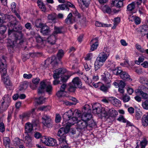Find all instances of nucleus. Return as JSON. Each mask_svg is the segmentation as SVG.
<instances>
[{
	"label": "nucleus",
	"instance_id": "obj_37",
	"mask_svg": "<svg viewBox=\"0 0 148 148\" xmlns=\"http://www.w3.org/2000/svg\"><path fill=\"white\" fill-rule=\"evenodd\" d=\"M106 65L107 67H110L111 69L113 68L115 66V63L110 60H108L106 62Z\"/></svg>",
	"mask_w": 148,
	"mask_h": 148
},
{
	"label": "nucleus",
	"instance_id": "obj_32",
	"mask_svg": "<svg viewBox=\"0 0 148 148\" xmlns=\"http://www.w3.org/2000/svg\"><path fill=\"white\" fill-rule=\"evenodd\" d=\"M56 95L59 97H69L68 93L67 92L65 91H61L60 90L56 93Z\"/></svg>",
	"mask_w": 148,
	"mask_h": 148
},
{
	"label": "nucleus",
	"instance_id": "obj_56",
	"mask_svg": "<svg viewBox=\"0 0 148 148\" xmlns=\"http://www.w3.org/2000/svg\"><path fill=\"white\" fill-rule=\"evenodd\" d=\"M142 116V113L140 111H136L135 113V117L137 120L139 119Z\"/></svg>",
	"mask_w": 148,
	"mask_h": 148
},
{
	"label": "nucleus",
	"instance_id": "obj_15",
	"mask_svg": "<svg viewBox=\"0 0 148 148\" xmlns=\"http://www.w3.org/2000/svg\"><path fill=\"white\" fill-rule=\"evenodd\" d=\"M67 6L73 8V10L72 11L73 14L75 16V18H80V15L78 13L77 10L75 8V6L73 4L69 2H68L67 3Z\"/></svg>",
	"mask_w": 148,
	"mask_h": 148
},
{
	"label": "nucleus",
	"instance_id": "obj_42",
	"mask_svg": "<svg viewBox=\"0 0 148 148\" xmlns=\"http://www.w3.org/2000/svg\"><path fill=\"white\" fill-rule=\"evenodd\" d=\"M76 88H77L71 83L69 85V87L68 89L69 92H74L75 91Z\"/></svg>",
	"mask_w": 148,
	"mask_h": 148
},
{
	"label": "nucleus",
	"instance_id": "obj_17",
	"mask_svg": "<svg viewBox=\"0 0 148 148\" xmlns=\"http://www.w3.org/2000/svg\"><path fill=\"white\" fill-rule=\"evenodd\" d=\"M71 83L77 88H82V83L80 79L77 77L74 78Z\"/></svg>",
	"mask_w": 148,
	"mask_h": 148
},
{
	"label": "nucleus",
	"instance_id": "obj_46",
	"mask_svg": "<svg viewBox=\"0 0 148 148\" xmlns=\"http://www.w3.org/2000/svg\"><path fill=\"white\" fill-rule=\"evenodd\" d=\"M148 142L145 138H144L140 143V148H145Z\"/></svg>",
	"mask_w": 148,
	"mask_h": 148
},
{
	"label": "nucleus",
	"instance_id": "obj_39",
	"mask_svg": "<svg viewBox=\"0 0 148 148\" xmlns=\"http://www.w3.org/2000/svg\"><path fill=\"white\" fill-rule=\"evenodd\" d=\"M62 27H57L55 26L54 28V32L52 34L56 36L57 34H58L61 33L62 32Z\"/></svg>",
	"mask_w": 148,
	"mask_h": 148
},
{
	"label": "nucleus",
	"instance_id": "obj_10",
	"mask_svg": "<svg viewBox=\"0 0 148 148\" xmlns=\"http://www.w3.org/2000/svg\"><path fill=\"white\" fill-rule=\"evenodd\" d=\"M42 122L45 126L50 128L52 127V121L50 116L44 114L42 116Z\"/></svg>",
	"mask_w": 148,
	"mask_h": 148
},
{
	"label": "nucleus",
	"instance_id": "obj_21",
	"mask_svg": "<svg viewBox=\"0 0 148 148\" xmlns=\"http://www.w3.org/2000/svg\"><path fill=\"white\" fill-rule=\"evenodd\" d=\"M49 61H50L51 64L52 65L56 66L58 64L56 58V56H52L51 58L47 59L45 61V63L46 64L47 63V64H48V62Z\"/></svg>",
	"mask_w": 148,
	"mask_h": 148
},
{
	"label": "nucleus",
	"instance_id": "obj_61",
	"mask_svg": "<svg viewBox=\"0 0 148 148\" xmlns=\"http://www.w3.org/2000/svg\"><path fill=\"white\" fill-rule=\"evenodd\" d=\"M78 1L79 2H82L83 5H84L86 7H87L88 6L89 4V1L88 0H78Z\"/></svg>",
	"mask_w": 148,
	"mask_h": 148
},
{
	"label": "nucleus",
	"instance_id": "obj_16",
	"mask_svg": "<svg viewBox=\"0 0 148 148\" xmlns=\"http://www.w3.org/2000/svg\"><path fill=\"white\" fill-rule=\"evenodd\" d=\"M90 50L93 51L96 49L98 46V42L96 38L92 39L90 42Z\"/></svg>",
	"mask_w": 148,
	"mask_h": 148
},
{
	"label": "nucleus",
	"instance_id": "obj_45",
	"mask_svg": "<svg viewBox=\"0 0 148 148\" xmlns=\"http://www.w3.org/2000/svg\"><path fill=\"white\" fill-rule=\"evenodd\" d=\"M46 98H44L43 97H40L39 98L35 99V102L39 104H42L45 101Z\"/></svg>",
	"mask_w": 148,
	"mask_h": 148
},
{
	"label": "nucleus",
	"instance_id": "obj_33",
	"mask_svg": "<svg viewBox=\"0 0 148 148\" xmlns=\"http://www.w3.org/2000/svg\"><path fill=\"white\" fill-rule=\"evenodd\" d=\"M3 144L6 148H9L10 143V140L8 137H4L3 138Z\"/></svg>",
	"mask_w": 148,
	"mask_h": 148
},
{
	"label": "nucleus",
	"instance_id": "obj_30",
	"mask_svg": "<svg viewBox=\"0 0 148 148\" xmlns=\"http://www.w3.org/2000/svg\"><path fill=\"white\" fill-rule=\"evenodd\" d=\"M108 57V56H106L105 55H104L103 53H102L101 52L99 54L97 58L104 63Z\"/></svg>",
	"mask_w": 148,
	"mask_h": 148
},
{
	"label": "nucleus",
	"instance_id": "obj_50",
	"mask_svg": "<svg viewBox=\"0 0 148 148\" xmlns=\"http://www.w3.org/2000/svg\"><path fill=\"white\" fill-rule=\"evenodd\" d=\"M64 52L63 50L62 49L59 50L57 54V56L58 59L60 60L61 58H62L64 55Z\"/></svg>",
	"mask_w": 148,
	"mask_h": 148
},
{
	"label": "nucleus",
	"instance_id": "obj_6",
	"mask_svg": "<svg viewBox=\"0 0 148 148\" xmlns=\"http://www.w3.org/2000/svg\"><path fill=\"white\" fill-rule=\"evenodd\" d=\"M4 101L0 105V113H2L6 110L9 106L11 102L10 98L8 95H5L4 97Z\"/></svg>",
	"mask_w": 148,
	"mask_h": 148
},
{
	"label": "nucleus",
	"instance_id": "obj_13",
	"mask_svg": "<svg viewBox=\"0 0 148 148\" xmlns=\"http://www.w3.org/2000/svg\"><path fill=\"white\" fill-rule=\"evenodd\" d=\"M35 122H36V123L35 122L33 123V124L31 123L28 122L25 124V134H28V133L31 132L33 129V125H37L38 123V121H36Z\"/></svg>",
	"mask_w": 148,
	"mask_h": 148
},
{
	"label": "nucleus",
	"instance_id": "obj_8",
	"mask_svg": "<svg viewBox=\"0 0 148 148\" xmlns=\"http://www.w3.org/2000/svg\"><path fill=\"white\" fill-rule=\"evenodd\" d=\"M41 141L47 146H53L56 144V140L46 136H42L41 139Z\"/></svg>",
	"mask_w": 148,
	"mask_h": 148
},
{
	"label": "nucleus",
	"instance_id": "obj_35",
	"mask_svg": "<svg viewBox=\"0 0 148 148\" xmlns=\"http://www.w3.org/2000/svg\"><path fill=\"white\" fill-rule=\"evenodd\" d=\"M57 10L58 11H59L60 10H65L67 11H69V9L65 5L62 4L58 5L57 7Z\"/></svg>",
	"mask_w": 148,
	"mask_h": 148
},
{
	"label": "nucleus",
	"instance_id": "obj_14",
	"mask_svg": "<svg viewBox=\"0 0 148 148\" xmlns=\"http://www.w3.org/2000/svg\"><path fill=\"white\" fill-rule=\"evenodd\" d=\"M110 75L107 72H106L104 73L101 75V79L107 85L110 84L111 80L109 78Z\"/></svg>",
	"mask_w": 148,
	"mask_h": 148
},
{
	"label": "nucleus",
	"instance_id": "obj_38",
	"mask_svg": "<svg viewBox=\"0 0 148 148\" xmlns=\"http://www.w3.org/2000/svg\"><path fill=\"white\" fill-rule=\"evenodd\" d=\"M135 3L133 2L129 4L127 7V11L130 12L134 10L135 8Z\"/></svg>",
	"mask_w": 148,
	"mask_h": 148
},
{
	"label": "nucleus",
	"instance_id": "obj_28",
	"mask_svg": "<svg viewBox=\"0 0 148 148\" xmlns=\"http://www.w3.org/2000/svg\"><path fill=\"white\" fill-rule=\"evenodd\" d=\"M48 19L53 23H56V20L57 18V15L55 13L51 14L48 15Z\"/></svg>",
	"mask_w": 148,
	"mask_h": 148
},
{
	"label": "nucleus",
	"instance_id": "obj_63",
	"mask_svg": "<svg viewBox=\"0 0 148 148\" xmlns=\"http://www.w3.org/2000/svg\"><path fill=\"white\" fill-rule=\"evenodd\" d=\"M130 99V96L127 95H125L122 98V100L124 102H126L128 101Z\"/></svg>",
	"mask_w": 148,
	"mask_h": 148
},
{
	"label": "nucleus",
	"instance_id": "obj_11",
	"mask_svg": "<svg viewBox=\"0 0 148 148\" xmlns=\"http://www.w3.org/2000/svg\"><path fill=\"white\" fill-rule=\"evenodd\" d=\"M66 134H63L61 135H57L60 137L58 139L59 141V144L61 148H70L68 146V144L66 140Z\"/></svg>",
	"mask_w": 148,
	"mask_h": 148
},
{
	"label": "nucleus",
	"instance_id": "obj_24",
	"mask_svg": "<svg viewBox=\"0 0 148 148\" xmlns=\"http://www.w3.org/2000/svg\"><path fill=\"white\" fill-rule=\"evenodd\" d=\"M111 5L112 6H115L117 8H119L123 6V1L118 0H114L112 1Z\"/></svg>",
	"mask_w": 148,
	"mask_h": 148
},
{
	"label": "nucleus",
	"instance_id": "obj_1",
	"mask_svg": "<svg viewBox=\"0 0 148 148\" xmlns=\"http://www.w3.org/2000/svg\"><path fill=\"white\" fill-rule=\"evenodd\" d=\"M81 116V111L77 109L74 110L72 109L66 112L63 115L64 120L62 123V125L65 127H63L60 128L58 132V134L60 135L62 134L68 133L70 127L75 123L78 120L77 118Z\"/></svg>",
	"mask_w": 148,
	"mask_h": 148
},
{
	"label": "nucleus",
	"instance_id": "obj_59",
	"mask_svg": "<svg viewBox=\"0 0 148 148\" xmlns=\"http://www.w3.org/2000/svg\"><path fill=\"white\" fill-rule=\"evenodd\" d=\"M6 30V27L5 25H0V34H3Z\"/></svg>",
	"mask_w": 148,
	"mask_h": 148
},
{
	"label": "nucleus",
	"instance_id": "obj_57",
	"mask_svg": "<svg viewBox=\"0 0 148 148\" xmlns=\"http://www.w3.org/2000/svg\"><path fill=\"white\" fill-rule=\"evenodd\" d=\"M27 84L26 83H23L21 85L19 88L20 91H23L25 90L27 87Z\"/></svg>",
	"mask_w": 148,
	"mask_h": 148
},
{
	"label": "nucleus",
	"instance_id": "obj_3",
	"mask_svg": "<svg viewBox=\"0 0 148 148\" xmlns=\"http://www.w3.org/2000/svg\"><path fill=\"white\" fill-rule=\"evenodd\" d=\"M92 115L90 113H84L82 115L77 118L78 120L77 123L76 129L79 131H84L88 126V122L91 119ZM89 124V123H88Z\"/></svg>",
	"mask_w": 148,
	"mask_h": 148
},
{
	"label": "nucleus",
	"instance_id": "obj_20",
	"mask_svg": "<svg viewBox=\"0 0 148 148\" xmlns=\"http://www.w3.org/2000/svg\"><path fill=\"white\" fill-rule=\"evenodd\" d=\"M75 21V19L73 17L71 13H70L65 20V23L67 24L73 23Z\"/></svg>",
	"mask_w": 148,
	"mask_h": 148
},
{
	"label": "nucleus",
	"instance_id": "obj_19",
	"mask_svg": "<svg viewBox=\"0 0 148 148\" xmlns=\"http://www.w3.org/2000/svg\"><path fill=\"white\" fill-rule=\"evenodd\" d=\"M120 76L121 78L123 80L129 81H131L132 80V79L130 78V76L126 72L122 71Z\"/></svg>",
	"mask_w": 148,
	"mask_h": 148
},
{
	"label": "nucleus",
	"instance_id": "obj_29",
	"mask_svg": "<svg viewBox=\"0 0 148 148\" xmlns=\"http://www.w3.org/2000/svg\"><path fill=\"white\" fill-rule=\"evenodd\" d=\"M37 3L38 6L41 9L42 11L43 12L46 11V9L45 6L41 1L38 0L37 2Z\"/></svg>",
	"mask_w": 148,
	"mask_h": 148
},
{
	"label": "nucleus",
	"instance_id": "obj_48",
	"mask_svg": "<svg viewBox=\"0 0 148 148\" xmlns=\"http://www.w3.org/2000/svg\"><path fill=\"white\" fill-rule=\"evenodd\" d=\"M145 26H143L142 29L141 30L142 32V36H144L145 34H147V37L148 39V29H145Z\"/></svg>",
	"mask_w": 148,
	"mask_h": 148
},
{
	"label": "nucleus",
	"instance_id": "obj_47",
	"mask_svg": "<svg viewBox=\"0 0 148 148\" xmlns=\"http://www.w3.org/2000/svg\"><path fill=\"white\" fill-rule=\"evenodd\" d=\"M111 86V84H109L106 85L105 86L103 84L102 86L100 87V90L103 91V92H106L107 91L108 89L110 88Z\"/></svg>",
	"mask_w": 148,
	"mask_h": 148
},
{
	"label": "nucleus",
	"instance_id": "obj_41",
	"mask_svg": "<svg viewBox=\"0 0 148 148\" xmlns=\"http://www.w3.org/2000/svg\"><path fill=\"white\" fill-rule=\"evenodd\" d=\"M95 25L98 27H109L111 26V25H108L106 24L101 23L99 21H96L95 23Z\"/></svg>",
	"mask_w": 148,
	"mask_h": 148
},
{
	"label": "nucleus",
	"instance_id": "obj_22",
	"mask_svg": "<svg viewBox=\"0 0 148 148\" xmlns=\"http://www.w3.org/2000/svg\"><path fill=\"white\" fill-rule=\"evenodd\" d=\"M41 28L40 32L43 35H48L50 32L49 27L48 26L44 25Z\"/></svg>",
	"mask_w": 148,
	"mask_h": 148
},
{
	"label": "nucleus",
	"instance_id": "obj_52",
	"mask_svg": "<svg viewBox=\"0 0 148 148\" xmlns=\"http://www.w3.org/2000/svg\"><path fill=\"white\" fill-rule=\"evenodd\" d=\"M135 47L136 49L140 52L142 53H144L145 52V50L141 46L138 44H136L135 45Z\"/></svg>",
	"mask_w": 148,
	"mask_h": 148
},
{
	"label": "nucleus",
	"instance_id": "obj_62",
	"mask_svg": "<svg viewBox=\"0 0 148 148\" xmlns=\"http://www.w3.org/2000/svg\"><path fill=\"white\" fill-rule=\"evenodd\" d=\"M16 8V5L14 2H12L11 4V9L13 12H15Z\"/></svg>",
	"mask_w": 148,
	"mask_h": 148
},
{
	"label": "nucleus",
	"instance_id": "obj_7",
	"mask_svg": "<svg viewBox=\"0 0 148 148\" xmlns=\"http://www.w3.org/2000/svg\"><path fill=\"white\" fill-rule=\"evenodd\" d=\"M66 72L65 69L60 68L56 69L54 72L53 77L55 79L53 82V84L54 85H56L59 83V81L57 80L62 76V74H63Z\"/></svg>",
	"mask_w": 148,
	"mask_h": 148
},
{
	"label": "nucleus",
	"instance_id": "obj_31",
	"mask_svg": "<svg viewBox=\"0 0 148 148\" xmlns=\"http://www.w3.org/2000/svg\"><path fill=\"white\" fill-rule=\"evenodd\" d=\"M27 134V135L23 138V140L24 143L26 144L27 146H28L31 143L32 139V138L28 134Z\"/></svg>",
	"mask_w": 148,
	"mask_h": 148
},
{
	"label": "nucleus",
	"instance_id": "obj_40",
	"mask_svg": "<svg viewBox=\"0 0 148 148\" xmlns=\"http://www.w3.org/2000/svg\"><path fill=\"white\" fill-rule=\"evenodd\" d=\"M40 79L39 78H34L32 79V82L34 84H35V86L34 87H33L32 85L30 86L31 88L33 89H34L36 87V85L38 84L39 82Z\"/></svg>",
	"mask_w": 148,
	"mask_h": 148
},
{
	"label": "nucleus",
	"instance_id": "obj_23",
	"mask_svg": "<svg viewBox=\"0 0 148 148\" xmlns=\"http://www.w3.org/2000/svg\"><path fill=\"white\" fill-rule=\"evenodd\" d=\"M139 81L143 85L145 86L142 87H146L148 88V79L145 77H141L140 78Z\"/></svg>",
	"mask_w": 148,
	"mask_h": 148
},
{
	"label": "nucleus",
	"instance_id": "obj_54",
	"mask_svg": "<svg viewBox=\"0 0 148 148\" xmlns=\"http://www.w3.org/2000/svg\"><path fill=\"white\" fill-rule=\"evenodd\" d=\"M102 53L105 55L106 56H108L109 55V50L108 48L107 47H104L102 52H101Z\"/></svg>",
	"mask_w": 148,
	"mask_h": 148
},
{
	"label": "nucleus",
	"instance_id": "obj_5",
	"mask_svg": "<svg viewBox=\"0 0 148 148\" xmlns=\"http://www.w3.org/2000/svg\"><path fill=\"white\" fill-rule=\"evenodd\" d=\"M52 90L51 85L49 84H46L45 81H43L40 83V86L38 90V93L39 95L44 92L45 91L49 93Z\"/></svg>",
	"mask_w": 148,
	"mask_h": 148
},
{
	"label": "nucleus",
	"instance_id": "obj_26",
	"mask_svg": "<svg viewBox=\"0 0 148 148\" xmlns=\"http://www.w3.org/2000/svg\"><path fill=\"white\" fill-rule=\"evenodd\" d=\"M56 36L53 34L48 37L47 39V41L49 44L53 45L55 44L56 40Z\"/></svg>",
	"mask_w": 148,
	"mask_h": 148
},
{
	"label": "nucleus",
	"instance_id": "obj_18",
	"mask_svg": "<svg viewBox=\"0 0 148 148\" xmlns=\"http://www.w3.org/2000/svg\"><path fill=\"white\" fill-rule=\"evenodd\" d=\"M109 99L111 101L113 105L116 107L121 106V105L120 101L115 97H109Z\"/></svg>",
	"mask_w": 148,
	"mask_h": 148
},
{
	"label": "nucleus",
	"instance_id": "obj_49",
	"mask_svg": "<svg viewBox=\"0 0 148 148\" xmlns=\"http://www.w3.org/2000/svg\"><path fill=\"white\" fill-rule=\"evenodd\" d=\"M71 76V75H65L63 76H61L62 77L60 78L61 81L62 82H66Z\"/></svg>",
	"mask_w": 148,
	"mask_h": 148
},
{
	"label": "nucleus",
	"instance_id": "obj_51",
	"mask_svg": "<svg viewBox=\"0 0 148 148\" xmlns=\"http://www.w3.org/2000/svg\"><path fill=\"white\" fill-rule=\"evenodd\" d=\"M51 109L50 106H42L39 108V110L41 111H47Z\"/></svg>",
	"mask_w": 148,
	"mask_h": 148
},
{
	"label": "nucleus",
	"instance_id": "obj_36",
	"mask_svg": "<svg viewBox=\"0 0 148 148\" xmlns=\"http://www.w3.org/2000/svg\"><path fill=\"white\" fill-rule=\"evenodd\" d=\"M23 141L18 138H15L13 140L14 145L15 146H18L23 143Z\"/></svg>",
	"mask_w": 148,
	"mask_h": 148
},
{
	"label": "nucleus",
	"instance_id": "obj_53",
	"mask_svg": "<svg viewBox=\"0 0 148 148\" xmlns=\"http://www.w3.org/2000/svg\"><path fill=\"white\" fill-rule=\"evenodd\" d=\"M142 124L144 127H146L148 125V120L146 119H145V116H143L142 117Z\"/></svg>",
	"mask_w": 148,
	"mask_h": 148
},
{
	"label": "nucleus",
	"instance_id": "obj_44",
	"mask_svg": "<svg viewBox=\"0 0 148 148\" xmlns=\"http://www.w3.org/2000/svg\"><path fill=\"white\" fill-rule=\"evenodd\" d=\"M102 10L103 12L109 14H111L112 12L111 9L106 6H104L102 8Z\"/></svg>",
	"mask_w": 148,
	"mask_h": 148
},
{
	"label": "nucleus",
	"instance_id": "obj_25",
	"mask_svg": "<svg viewBox=\"0 0 148 148\" xmlns=\"http://www.w3.org/2000/svg\"><path fill=\"white\" fill-rule=\"evenodd\" d=\"M104 63L97 58L94 63L95 70L100 68L103 65Z\"/></svg>",
	"mask_w": 148,
	"mask_h": 148
},
{
	"label": "nucleus",
	"instance_id": "obj_34",
	"mask_svg": "<svg viewBox=\"0 0 148 148\" xmlns=\"http://www.w3.org/2000/svg\"><path fill=\"white\" fill-rule=\"evenodd\" d=\"M108 114L111 117H115L118 114V112L113 108L109 110Z\"/></svg>",
	"mask_w": 148,
	"mask_h": 148
},
{
	"label": "nucleus",
	"instance_id": "obj_27",
	"mask_svg": "<svg viewBox=\"0 0 148 148\" xmlns=\"http://www.w3.org/2000/svg\"><path fill=\"white\" fill-rule=\"evenodd\" d=\"M129 20L132 21H134L136 24H139L140 23V21L139 17L134 16L130 15L129 17Z\"/></svg>",
	"mask_w": 148,
	"mask_h": 148
},
{
	"label": "nucleus",
	"instance_id": "obj_4",
	"mask_svg": "<svg viewBox=\"0 0 148 148\" xmlns=\"http://www.w3.org/2000/svg\"><path fill=\"white\" fill-rule=\"evenodd\" d=\"M6 65L2 63L0 66V72L1 74L2 80L4 82L6 87L8 88V87L12 85V83L10 81L8 75L7 74Z\"/></svg>",
	"mask_w": 148,
	"mask_h": 148
},
{
	"label": "nucleus",
	"instance_id": "obj_2",
	"mask_svg": "<svg viewBox=\"0 0 148 148\" xmlns=\"http://www.w3.org/2000/svg\"><path fill=\"white\" fill-rule=\"evenodd\" d=\"M22 29V27L19 25L18 27L14 28L12 29H10L9 28L8 30V35L14 36L15 37L16 41H13L11 39H8V48H13L16 45V44H19L21 45L25 40V39L23 37V35L21 30Z\"/></svg>",
	"mask_w": 148,
	"mask_h": 148
},
{
	"label": "nucleus",
	"instance_id": "obj_55",
	"mask_svg": "<svg viewBox=\"0 0 148 148\" xmlns=\"http://www.w3.org/2000/svg\"><path fill=\"white\" fill-rule=\"evenodd\" d=\"M35 108L32 109L30 111L26 113L25 115V116H26L28 117L31 116H32L33 115L35 114Z\"/></svg>",
	"mask_w": 148,
	"mask_h": 148
},
{
	"label": "nucleus",
	"instance_id": "obj_9",
	"mask_svg": "<svg viewBox=\"0 0 148 148\" xmlns=\"http://www.w3.org/2000/svg\"><path fill=\"white\" fill-rule=\"evenodd\" d=\"M146 92H148V88L146 87H141V89H137L135 90L136 95H140L145 99H147L148 97V95Z\"/></svg>",
	"mask_w": 148,
	"mask_h": 148
},
{
	"label": "nucleus",
	"instance_id": "obj_64",
	"mask_svg": "<svg viewBox=\"0 0 148 148\" xmlns=\"http://www.w3.org/2000/svg\"><path fill=\"white\" fill-rule=\"evenodd\" d=\"M143 108L145 109H148V100H146L142 103Z\"/></svg>",
	"mask_w": 148,
	"mask_h": 148
},
{
	"label": "nucleus",
	"instance_id": "obj_43",
	"mask_svg": "<svg viewBox=\"0 0 148 148\" xmlns=\"http://www.w3.org/2000/svg\"><path fill=\"white\" fill-rule=\"evenodd\" d=\"M35 25L36 27L38 28H41L44 25L42 23L41 19H38L36 21Z\"/></svg>",
	"mask_w": 148,
	"mask_h": 148
},
{
	"label": "nucleus",
	"instance_id": "obj_58",
	"mask_svg": "<svg viewBox=\"0 0 148 148\" xmlns=\"http://www.w3.org/2000/svg\"><path fill=\"white\" fill-rule=\"evenodd\" d=\"M122 71V70L119 69L118 68H117L112 70V73L115 75H120Z\"/></svg>",
	"mask_w": 148,
	"mask_h": 148
},
{
	"label": "nucleus",
	"instance_id": "obj_12",
	"mask_svg": "<svg viewBox=\"0 0 148 148\" xmlns=\"http://www.w3.org/2000/svg\"><path fill=\"white\" fill-rule=\"evenodd\" d=\"M92 113L95 114H101V117H106L108 115V112L105 111L104 109H103L101 106L100 107L94 110Z\"/></svg>",
	"mask_w": 148,
	"mask_h": 148
},
{
	"label": "nucleus",
	"instance_id": "obj_60",
	"mask_svg": "<svg viewBox=\"0 0 148 148\" xmlns=\"http://www.w3.org/2000/svg\"><path fill=\"white\" fill-rule=\"evenodd\" d=\"M92 112L94 111V110L100 107V106L101 105L100 104L98 103H95L94 104L92 105Z\"/></svg>",
	"mask_w": 148,
	"mask_h": 148
}]
</instances>
